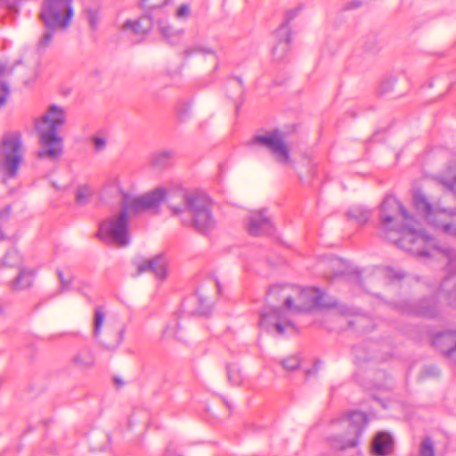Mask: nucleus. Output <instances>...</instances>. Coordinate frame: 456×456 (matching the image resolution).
I'll use <instances>...</instances> for the list:
<instances>
[{
  "instance_id": "obj_40",
  "label": "nucleus",
  "mask_w": 456,
  "mask_h": 456,
  "mask_svg": "<svg viewBox=\"0 0 456 456\" xmlns=\"http://www.w3.org/2000/svg\"><path fill=\"white\" fill-rule=\"evenodd\" d=\"M20 0H0V7L4 6L7 9L17 12Z\"/></svg>"
},
{
  "instance_id": "obj_11",
  "label": "nucleus",
  "mask_w": 456,
  "mask_h": 456,
  "mask_svg": "<svg viewBox=\"0 0 456 456\" xmlns=\"http://www.w3.org/2000/svg\"><path fill=\"white\" fill-rule=\"evenodd\" d=\"M67 113L63 107L51 104L45 113L35 118L37 132L58 133V130L65 125Z\"/></svg>"
},
{
  "instance_id": "obj_20",
  "label": "nucleus",
  "mask_w": 456,
  "mask_h": 456,
  "mask_svg": "<svg viewBox=\"0 0 456 456\" xmlns=\"http://www.w3.org/2000/svg\"><path fill=\"white\" fill-rule=\"evenodd\" d=\"M412 313L428 318L436 317L440 311L437 301L434 297L421 300L417 306L412 309Z\"/></svg>"
},
{
  "instance_id": "obj_5",
  "label": "nucleus",
  "mask_w": 456,
  "mask_h": 456,
  "mask_svg": "<svg viewBox=\"0 0 456 456\" xmlns=\"http://www.w3.org/2000/svg\"><path fill=\"white\" fill-rule=\"evenodd\" d=\"M412 200L416 209L424 215L430 225L444 233L456 235V210L431 204L419 189L413 191Z\"/></svg>"
},
{
  "instance_id": "obj_6",
  "label": "nucleus",
  "mask_w": 456,
  "mask_h": 456,
  "mask_svg": "<svg viewBox=\"0 0 456 456\" xmlns=\"http://www.w3.org/2000/svg\"><path fill=\"white\" fill-rule=\"evenodd\" d=\"M23 161L22 135L19 131L5 132L0 142V170L4 173V182L14 178Z\"/></svg>"
},
{
  "instance_id": "obj_25",
  "label": "nucleus",
  "mask_w": 456,
  "mask_h": 456,
  "mask_svg": "<svg viewBox=\"0 0 456 456\" xmlns=\"http://www.w3.org/2000/svg\"><path fill=\"white\" fill-rule=\"evenodd\" d=\"M33 283V273L24 268L19 269V273L12 282L13 289H25L31 287Z\"/></svg>"
},
{
  "instance_id": "obj_3",
  "label": "nucleus",
  "mask_w": 456,
  "mask_h": 456,
  "mask_svg": "<svg viewBox=\"0 0 456 456\" xmlns=\"http://www.w3.org/2000/svg\"><path fill=\"white\" fill-rule=\"evenodd\" d=\"M73 0H45L42 5L40 19L44 31L37 43L38 52L45 51L53 43L58 31H66L73 18Z\"/></svg>"
},
{
  "instance_id": "obj_10",
  "label": "nucleus",
  "mask_w": 456,
  "mask_h": 456,
  "mask_svg": "<svg viewBox=\"0 0 456 456\" xmlns=\"http://www.w3.org/2000/svg\"><path fill=\"white\" fill-rule=\"evenodd\" d=\"M251 144L266 148L274 159L281 165L289 164L290 161L289 149L285 143L281 133L278 130L255 135L251 140Z\"/></svg>"
},
{
  "instance_id": "obj_17",
  "label": "nucleus",
  "mask_w": 456,
  "mask_h": 456,
  "mask_svg": "<svg viewBox=\"0 0 456 456\" xmlns=\"http://www.w3.org/2000/svg\"><path fill=\"white\" fill-rule=\"evenodd\" d=\"M435 346L443 354L456 361V331H446L434 339Z\"/></svg>"
},
{
  "instance_id": "obj_14",
  "label": "nucleus",
  "mask_w": 456,
  "mask_h": 456,
  "mask_svg": "<svg viewBox=\"0 0 456 456\" xmlns=\"http://www.w3.org/2000/svg\"><path fill=\"white\" fill-rule=\"evenodd\" d=\"M247 229L253 236L270 234L273 232V224L265 211H255L248 216Z\"/></svg>"
},
{
  "instance_id": "obj_37",
  "label": "nucleus",
  "mask_w": 456,
  "mask_h": 456,
  "mask_svg": "<svg viewBox=\"0 0 456 456\" xmlns=\"http://www.w3.org/2000/svg\"><path fill=\"white\" fill-rule=\"evenodd\" d=\"M92 142L94 143V151L99 152L104 150L107 145V140L102 136H94L92 138Z\"/></svg>"
},
{
  "instance_id": "obj_29",
  "label": "nucleus",
  "mask_w": 456,
  "mask_h": 456,
  "mask_svg": "<svg viewBox=\"0 0 456 456\" xmlns=\"http://www.w3.org/2000/svg\"><path fill=\"white\" fill-rule=\"evenodd\" d=\"M3 265L9 267H16L18 270L22 267V258L15 248L8 250L3 258Z\"/></svg>"
},
{
  "instance_id": "obj_34",
  "label": "nucleus",
  "mask_w": 456,
  "mask_h": 456,
  "mask_svg": "<svg viewBox=\"0 0 456 456\" xmlns=\"http://www.w3.org/2000/svg\"><path fill=\"white\" fill-rule=\"evenodd\" d=\"M300 364V359L296 356H289L284 360L281 361V365L284 369L288 370H295L299 367Z\"/></svg>"
},
{
  "instance_id": "obj_2",
  "label": "nucleus",
  "mask_w": 456,
  "mask_h": 456,
  "mask_svg": "<svg viewBox=\"0 0 456 456\" xmlns=\"http://www.w3.org/2000/svg\"><path fill=\"white\" fill-rule=\"evenodd\" d=\"M167 198L174 216L184 225L193 226L200 232H207L215 225L207 197L197 193L177 192L167 197L166 191L159 188L141 196L123 194L121 206L129 215L156 211Z\"/></svg>"
},
{
  "instance_id": "obj_48",
  "label": "nucleus",
  "mask_w": 456,
  "mask_h": 456,
  "mask_svg": "<svg viewBox=\"0 0 456 456\" xmlns=\"http://www.w3.org/2000/svg\"><path fill=\"white\" fill-rule=\"evenodd\" d=\"M114 382L118 387H120L124 384V382L119 378H115Z\"/></svg>"
},
{
  "instance_id": "obj_8",
  "label": "nucleus",
  "mask_w": 456,
  "mask_h": 456,
  "mask_svg": "<svg viewBox=\"0 0 456 456\" xmlns=\"http://www.w3.org/2000/svg\"><path fill=\"white\" fill-rule=\"evenodd\" d=\"M367 424L368 418L365 413L358 411L348 413L335 423L338 430L342 433L332 439V446L341 450L355 447Z\"/></svg>"
},
{
  "instance_id": "obj_13",
  "label": "nucleus",
  "mask_w": 456,
  "mask_h": 456,
  "mask_svg": "<svg viewBox=\"0 0 456 456\" xmlns=\"http://www.w3.org/2000/svg\"><path fill=\"white\" fill-rule=\"evenodd\" d=\"M136 275L151 272L156 278L165 280L167 275V260L163 255H158L151 259L138 261L135 264Z\"/></svg>"
},
{
  "instance_id": "obj_21",
  "label": "nucleus",
  "mask_w": 456,
  "mask_h": 456,
  "mask_svg": "<svg viewBox=\"0 0 456 456\" xmlns=\"http://www.w3.org/2000/svg\"><path fill=\"white\" fill-rule=\"evenodd\" d=\"M183 306L186 311L191 314L204 315L209 312V306L206 300L199 296H192L189 297L183 303Z\"/></svg>"
},
{
  "instance_id": "obj_35",
  "label": "nucleus",
  "mask_w": 456,
  "mask_h": 456,
  "mask_svg": "<svg viewBox=\"0 0 456 456\" xmlns=\"http://www.w3.org/2000/svg\"><path fill=\"white\" fill-rule=\"evenodd\" d=\"M191 15V7L188 4H181L175 12V17L177 19H187Z\"/></svg>"
},
{
  "instance_id": "obj_47",
  "label": "nucleus",
  "mask_w": 456,
  "mask_h": 456,
  "mask_svg": "<svg viewBox=\"0 0 456 456\" xmlns=\"http://www.w3.org/2000/svg\"><path fill=\"white\" fill-rule=\"evenodd\" d=\"M5 69H6V65H5V64H4V63H0V76H2L3 74H4Z\"/></svg>"
},
{
  "instance_id": "obj_43",
  "label": "nucleus",
  "mask_w": 456,
  "mask_h": 456,
  "mask_svg": "<svg viewBox=\"0 0 456 456\" xmlns=\"http://www.w3.org/2000/svg\"><path fill=\"white\" fill-rule=\"evenodd\" d=\"M197 52H203L205 53L215 54V51H213L212 49H200V48L185 50L183 52V54L185 57H189L190 55H191L192 53H197Z\"/></svg>"
},
{
  "instance_id": "obj_22",
  "label": "nucleus",
  "mask_w": 456,
  "mask_h": 456,
  "mask_svg": "<svg viewBox=\"0 0 456 456\" xmlns=\"http://www.w3.org/2000/svg\"><path fill=\"white\" fill-rule=\"evenodd\" d=\"M443 187L456 194V164L446 167L436 178Z\"/></svg>"
},
{
  "instance_id": "obj_1",
  "label": "nucleus",
  "mask_w": 456,
  "mask_h": 456,
  "mask_svg": "<svg viewBox=\"0 0 456 456\" xmlns=\"http://www.w3.org/2000/svg\"><path fill=\"white\" fill-rule=\"evenodd\" d=\"M380 221L387 232H395L398 238L393 241L406 251L422 256L447 261L450 271L456 269V251L438 245L436 240L419 228V223L394 196H387L380 208Z\"/></svg>"
},
{
  "instance_id": "obj_50",
  "label": "nucleus",
  "mask_w": 456,
  "mask_h": 456,
  "mask_svg": "<svg viewBox=\"0 0 456 456\" xmlns=\"http://www.w3.org/2000/svg\"><path fill=\"white\" fill-rule=\"evenodd\" d=\"M216 286H217L218 291H220V284L218 282L216 283Z\"/></svg>"
},
{
  "instance_id": "obj_7",
  "label": "nucleus",
  "mask_w": 456,
  "mask_h": 456,
  "mask_svg": "<svg viewBox=\"0 0 456 456\" xmlns=\"http://www.w3.org/2000/svg\"><path fill=\"white\" fill-rule=\"evenodd\" d=\"M97 236L107 244L124 248L130 244L129 213L121 206L119 211L111 214L99 226Z\"/></svg>"
},
{
  "instance_id": "obj_26",
  "label": "nucleus",
  "mask_w": 456,
  "mask_h": 456,
  "mask_svg": "<svg viewBox=\"0 0 456 456\" xmlns=\"http://www.w3.org/2000/svg\"><path fill=\"white\" fill-rule=\"evenodd\" d=\"M370 210L363 206L356 205L352 207L346 213L348 218L354 220L359 224H363L368 222L370 216Z\"/></svg>"
},
{
  "instance_id": "obj_18",
  "label": "nucleus",
  "mask_w": 456,
  "mask_h": 456,
  "mask_svg": "<svg viewBox=\"0 0 456 456\" xmlns=\"http://www.w3.org/2000/svg\"><path fill=\"white\" fill-rule=\"evenodd\" d=\"M394 441L386 432H379L372 442V451L376 456H386L393 451Z\"/></svg>"
},
{
  "instance_id": "obj_28",
  "label": "nucleus",
  "mask_w": 456,
  "mask_h": 456,
  "mask_svg": "<svg viewBox=\"0 0 456 456\" xmlns=\"http://www.w3.org/2000/svg\"><path fill=\"white\" fill-rule=\"evenodd\" d=\"M175 151L172 150H162L152 156V164L158 167H164L170 164L175 158Z\"/></svg>"
},
{
  "instance_id": "obj_9",
  "label": "nucleus",
  "mask_w": 456,
  "mask_h": 456,
  "mask_svg": "<svg viewBox=\"0 0 456 456\" xmlns=\"http://www.w3.org/2000/svg\"><path fill=\"white\" fill-rule=\"evenodd\" d=\"M104 322L105 313L102 307L98 306L94 310L93 335L106 348L116 349L123 340L124 329L109 323L102 330Z\"/></svg>"
},
{
  "instance_id": "obj_33",
  "label": "nucleus",
  "mask_w": 456,
  "mask_h": 456,
  "mask_svg": "<svg viewBox=\"0 0 456 456\" xmlns=\"http://www.w3.org/2000/svg\"><path fill=\"white\" fill-rule=\"evenodd\" d=\"M57 274L61 283L60 290L57 292V294H61L64 291L69 290L71 289L73 277L71 275H69V277H65L63 272L61 270L57 271Z\"/></svg>"
},
{
  "instance_id": "obj_4",
  "label": "nucleus",
  "mask_w": 456,
  "mask_h": 456,
  "mask_svg": "<svg viewBox=\"0 0 456 456\" xmlns=\"http://www.w3.org/2000/svg\"><path fill=\"white\" fill-rule=\"evenodd\" d=\"M269 298L280 297L292 314H300L321 305L322 295L315 288H300L290 285H274L268 291Z\"/></svg>"
},
{
  "instance_id": "obj_45",
  "label": "nucleus",
  "mask_w": 456,
  "mask_h": 456,
  "mask_svg": "<svg viewBox=\"0 0 456 456\" xmlns=\"http://www.w3.org/2000/svg\"><path fill=\"white\" fill-rule=\"evenodd\" d=\"M453 279V277H447L444 279L443 284H442V288L443 289L447 288L449 283L451 282V281Z\"/></svg>"
},
{
  "instance_id": "obj_36",
  "label": "nucleus",
  "mask_w": 456,
  "mask_h": 456,
  "mask_svg": "<svg viewBox=\"0 0 456 456\" xmlns=\"http://www.w3.org/2000/svg\"><path fill=\"white\" fill-rule=\"evenodd\" d=\"M302 10H303V5H298L295 8H292V9L287 11V12L285 14L284 23H287L288 25H289V22L293 19H295Z\"/></svg>"
},
{
  "instance_id": "obj_51",
  "label": "nucleus",
  "mask_w": 456,
  "mask_h": 456,
  "mask_svg": "<svg viewBox=\"0 0 456 456\" xmlns=\"http://www.w3.org/2000/svg\"><path fill=\"white\" fill-rule=\"evenodd\" d=\"M341 273H342V272H337V273H335V275H340Z\"/></svg>"
},
{
  "instance_id": "obj_19",
  "label": "nucleus",
  "mask_w": 456,
  "mask_h": 456,
  "mask_svg": "<svg viewBox=\"0 0 456 456\" xmlns=\"http://www.w3.org/2000/svg\"><path fill=\"white\" fill-rule=\"evenodd\" d=\"M159 30L163 37L170 44H175L183 36V30L175 29L168 22L166 14H160L157 19Z\"/></svg>"
},
{
  "instance_id": "obj_16",
  "label": "nucleus",
  "mask_w": 456,
  "mask_h": 456,
  "mask_svg": "<svg viewBox=\"0 0 456 456\" xmlns=\"http://www.w3.org/2000/svg\"><path fill=\"white\" fill-rule=\"evenodd\" d=\"M275 38L278 40L277 45L273 49L274 59L281 61L284 59L289 50L290 42V28L287 23H282L274 33Z\"/></svg>"
},
{
  "instance_id": "obj_30",
  "label": "nucleus",
  "mask_w": 456,
  "mask_h": 456,
  "mask_svg": "<svg viewBox=\"0 0 456 456\" xmlns=\"http://www.w3.org/2000/svg\"><path fill=\"white\" fill-rule=\"evenodd\" d=\"M229 381L234 386H240L243 383L245 375L237 365H230L227 369Z\"/></svg>"
},
{
  "instance_id": "obj_27",
  "label": "nucleus",
  "mask_w": 456,
  "mask_h": 456,
  "mask_svg": "<svg viewBox=\"0 0 456 456\" xmlns=\"http://www.w3.org/2000/svg\"><path fill=\"white\" fill-rule=\"evenodd\" d=\"M102 7L99 4L94 3L86 7L85 13L93 30L97 29L101 20Z\"/></svg>"
},
{
  "instance_id": "obj_46",
  "label": "nucleus",
  "mask_w": 456,
  "mask_h": 456,
  "mask_svg": "<svg viewBox=\"0 0 456 456\" xmlns=\"http://www.w3.org/2000/svg\"><path fill=\"white\" fill-rule=\"evenodd\" d=\"M341 265V261L340 259H332L330 262V265L332 266V267H335V266H338Z\"/></svg>"
},
{
  "instance_id": "obj_15",
  "label": "nucleus",
  "mask_w": 456,
  "mask_h": 456,
  "mask_svg": "<svg viewBox=\"0 0 456 456\" xmlns=\"http://www.w3.org/2000/svg\"><path fill=\"white\" fill-rule=\"evenodd\" d=\"M259 324L265 329H268L269 325H273L281 335L284 333L286 328L293 327L292 322L283 317V313L280 308H275L271 313L262 314Z\"/></svg>"
},
{
  "instance_id": "obj_44",
  "label": "nucleus",
  "mask_w": 456,
  "mask_h": 456,
  "mask_svg": "<svg viewBox=\"0 0 456 456\" xmlns=\"http://www.w3.org/2000/svg\"><path fill=\"white\" fill-rule=\"evenodd\" d=\"M448 299L452 305L456 303V287L448 293Z\"/></svg>"
},
{
  "instance_id": "obj_12",
  "label": "nucleus",
  "mask_w": 456,
  "mask_h": 456,
  "mask_svg": "<svg viewBox=\"0 0 456 456\" xmlns=\"http://www.w3.org/2000/svg\"><path fill=\"white\" fill-rule=\"evenodd\" d=\"M40 140V149L37 151L39 159L57 160L62 155V138L58 133L37 132Z\"/></svg>"
},
{
  "instance_id": "obj_41",
  "label": "nucleus",
  "mask_w": 456,
  "mask_h": 456,
  "mask_svg": "<svg viewBox=\"0 0 456 456\" xmlns=\"http://www.w3.org/2000/svg\"><path fill=\"white\" fill-rule=\"evenodd\" d=\"M230 84H232L234 87L237 88L238 90V94H243V82L241 80V78L240 77H233L232 80L230 82Z\"/></svg>"
},
{
  "instance_id": "obj_49",
  "label": "nucleus",
  "mask_w": 456,
  "mask_h": 456,
  "mask_svg": "<svg viewBox=\"0 0 456 456\" xmlns=\"http://www.w3.org/2000/svg\"><path fill=\"white\" fill-rule=\"evenodd\" d=\"M360 5L359 3H354L352 4V7H358Z\"/></svg>"
},
{
  "instance_id": "obj_42",
  "label": "nucleus",
  "mask_w": 456,
  "mask_h": 456,
  "mask_svg": "<svg viewBox=\"0 0 456 456\" xmlns=\"http://www.w3.org/2000/svg\"><path fill=\"white\" fill-rule=\"evenodd\" d=\"M10 214V206H6L4 209L0 210V225L8 220Z\"/></svg>"
},
{
  "instance_id": "obj_31",
  "label": "nucleus",
  "mask_w": 456,
  "mask_h": 456,
  "mask_svg": "<svg viewBox=\"0 0 456 456\" xmlns=\"http://www.w3.org/2000/svg\"><path fill=\"white\" fill-rule=\"evenodd\" d=\"M92 189L86 185L79 186L76 191V202L80 206H84L89 202L92 196Z\"/></svg>"
},
{
  "instance_id": "obj_32",
  "label": "nucleus",
  "mask_w": 456,
  "mask_h": 456,
  "mask_svg": "<svg viewBox=\"0 0 456 456\" xmlns=\"http://www.w3.org/2000/svg\"><path fill=\"white\" fill-rule=\"evenodd\" d=\"M419 456H435L434 443L431 438L426 437L419 448Z\"/></svg>"
},
{
  "instance_id": "obj_38",
  "label": "nucleus",
  "mask_w": 456,
  "mask_h": 456,
  "mask_svg": "<svg viewBox=\"0 0 456 456\" xmlns=\"http://www.w3.org/2000/svg\"><path fill=\"white\" fill-rule=\"evenodd\" d=\"M384 275L386 278L394 281V280H401L404 277V273L400 271H395L391 268H387L384 271Z\"/></svg>"
},
{
  "instance_id": "obj_24",
  "label": "nucleus",
  "mask_w": 456,
  "mask_h": 456,
  "mask_svg": "<svg viewBox=\"0 0 456 456\" xmlns=\"http://www.w3.org/2000/svg\"><path fill=\"white\" fill-rule=\"evenodd\" d=\"M72 362L77 368L86 370L94 366V356L90 350H82L73 356Z\"/></svg>"
},
{
  "instance_id": "obj_39",
  "label": "nucleus",
  "mask_w": 456,
  "mask_h": 456,
  "mask_svg": "<svg viewBox=\"0 0 456 456\" xmlns=\"http://www.w3.org/2000/svg\"><path fill=\"white\" fill-rule=\"evenodd\" d=\"M9 86L5 82L0 83V107L4 105L9 95Z\"/></svg>"
},
{
  "instance_id": "obj_23",
  "label": "nucleus",
  "mask_w": 456,
  "mask_h": 456,
  "mask_svg": "<svg viewBox=\"0 0 456 456\" xmlns=\"http://www.w3.org/2000/svg\"><path fill=\"white\" fill-rule=\"evenodd\" d=\"M152 20L151 16H143L138 20H126L124 23L125 29H131L135 34L145 35L151 31Z\"/></svg>"
}]
</instances>
